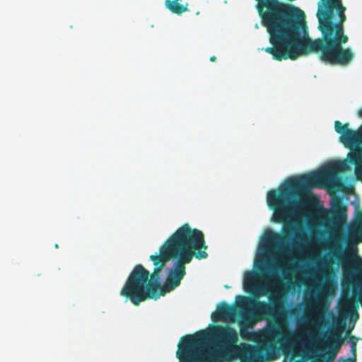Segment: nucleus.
Here are the masks:
<instances>
[{"label": "nucleus", "mask_w": 362, "mask_h": 362, "mask_svg": "<svg viewBox=\"0 0 362 362\" xmlns=\"http://www.w3.org/2000/svg\"><path fill=\"white\" fill-rule=\"evenodd\" d=\"M204 235L189 223L178 228L160 246L159 252L150 256L154 265L151 274L142 264H136L129 274L120 295L134 305L148 299H158L180 285L186 275L185 265L194 257H208Z\"/></svg>", "instance_id": "f257e3e1"}, {"label": "nucleus", "mask_w": 362, "mask_h": 362, "mask_svg": "<svg viewBox=\"0 0 362 362\" xmlns=\"http://www.w3.org/2000/svg\"><path fill=\"white\" fill-rule=\"evenodd\" d=\"M348 169L349 165L345 160L332 162L319 171L289 177L278 188L267 192V203L273 211V221L283 224L281 233L269 229L263 237L262 244L267 253L272 246L288 252L290 247L300 245L305 234L298 230L297 216L314 202L313 194H305V192L322 185H335L338 173Z\"/></svg>", "instance_id": "f03ea898"}, {"label": "nucleus", "mask_w": 362, "mask_h": 362, "mask_svg": "<svg viewBox=\"0 0 362 362\" xmlns=\"http://www.w3.org/2000/svg\"><path fill=\"white\" fill-rule=\"evenodd\" d=\"M280 283L272 274V285H264L256 289L254 296H238L241 302L240 308H249L247 312L239 314L240 334L243 339H250V331L257 323L265 320H274L275 325L260 333L258 346L245 344L239 351L240 362H262V354L274 358L279 351H288L295 344L296 333L287 329L288 311L279 298L276 289Z\"/></svg>", "instance_id": "7ed1b4c3"}, {"label": "nucleus", "mask_w": 362, "mask_h": 362, "mask_svg": "<svg viewBox=\"0 0 362 362\" xmlns=\"http://www.w3.org/2000/svg\"><path fill=\"white\" fill-rule=\"evenodd\" d=\"M238 336L229 326L216 325L211 332L200 330L192 335L182 337L176 353L181 362H204L202 351L212 345L223 353H228L236 346Z\"/></svg>", "instance_id": "20e7f679"}, {"label": "nucleus", "mask_w": 362, "mask_h": 362, "mask_svg": "<svg viewBox=\"0 0 362 362\" xmlns=\"http://www.w3.org/2000/svg\"><path fill=\"white\" fill-rule=\"evenodd\" d=\"M344 237L334 233L332 238L330 248L333 250V256L337 262L342 264V285L345 284L353 288L362 290V261L355 265L346 264V251L344 249Z\"/></svg>", "instance_id": "39448f33"}, {"label": "nucleus", "mask_w": 362, "mask_h": 362, "mask_svg": "<svg viewBox=\"0 0 362 362\" xmlns=\"http://www.w3.org/2000/svg\"><path fill=\"white\" fill-rule=\"evenodd\" d=\"M362 117V109L359 112ZM349 124L334 122V129L340 134L339 140L346 148L352 149L348 154L349 162L355 165V174L357 178L362 179V125L358 130L349 129Z\"/></svg>", "instance_id": "423d86ee"}, {"label": "nucleus", "mask_w": 362, "mask_h": 362, "mask_svg": "<svg viewBox=\"0 0 362 362\" xmlns=\"http://www.w3.org/2000/svg\"><path fill=\"white\" fill-rule=\"evenodd\" d=\"M330 212L331 219L334 223H342L347 218V206L343 203L341 197L333 199Z\"/></svg>", "instance_id": "0eeeda50"}, {"label": "nucleus", "mask_w": 362, "mask_h": 362, "mask_svg": "<svg viewBox=\"0 0 362 362\" xmlns=\"http://www.w3.org/2000/svg\"><path fill=\"white\" fill-rule=\"evenodd\" d=\"M235 315V310L233 305L222 302L217 308V312L212 314L213 320H220L232 321Z\"/></svg>", "instance_id": "6e6552de"}, {"label": "nucleus", "mask_w": 362, "mask_h": 362, "mask_svg": "<svg viewBox=\"0 0 362 362\" xmlns=\"http://www.w3.org/2000/svg\"><path fill=\"white\" fill-rule=\"evenodd\" d=\"M182 0H165V7L173 13L181 15L182 13L188 11V4H182L180 3Z\"/></svg>", "instance_id": "1a4fd4ad"}, {"label": "nucleus", "mask_w": 362, "mask_h": 362, "mask_svg": "<svg viewBox=\"0 0 362 362\" xmlns=\"http://www.w3.org/2000/svg\"><path fill=\"white\" fill-rule=\"evenodd\" d=\"M262 284L259 286L256 285V274L252 272H248L246 273L244 278V288L246 291L250 292L252 296H254V292H256V289L264 286ZM266 285H268L267 284Z\"/></svg>", "instance_id": "9d476101"}, {"label": "nucleus", "mask_w": 362, "mask_h": 362, "mask_svg": "<svg viewBox=\"0 0 362 362\" xmlns=\"http://www.w3.org/2000/svg\"><path fill=\"white\" fill-rule=\"evenodd\" d=\"M257 268L262 274L270 272L274 269V266L269 262L267 255L258 260Z\"/></svg>", "instance_id": "9b49d317"}, {"label": "nucleus", "mask_w": 362, "mask_h": 362, "mask_svg": "<svg viewBox=\"0 0 362 362\" xmlns=\"http://www.w3.org/2000/svg\"><path fill=\"white\" fill-rule=\"evenodd\" d=\"M323 322H324V317L321 314L317 315V317L312 320V323L317 327H321L322 325Z\"/></svg>", "instance_id": "f8f14e48"}, {"label": "nucleus", "mask_w": 362, "mask_h": 362, "mask_svg": "<svg viewBox=\"0 0 362 362\" xmlns=\"http://www.w3.org/2000/svg\"><path fill=\"white\" fill-rule=\"evenodd\" d=\"M331 337L335 341H341V336L339 334H329L328 338H330Z\"/></svg>", "instance_id": "ddd939ff"}, {"label": "nucleus", "mask_w": 362, "mask_h": 362, "mask_svg": "<svg viewBox=\"0 0 362 362\" xmlns=\"http://www.w3.org/2000/svg\"><path fill=\"white\" fill-rule=\"evenodd\" d=\"M361 305L362 306V289L359 292V296H358Z\"/></svg>", "instance_id": "4468645a"}, {"label": "nucleus", "mask_w": 362, "mask_h": 362, "mask_svg": "<svg viewBox=\"0 0 362 362\" xmlns=\"http://www.w3.org/2000/svg\"><path fill=\"white\" fill-rule=\"evenodd\" d=\"M210 61L211 62H216V56H212L210 57Z\"/></svg>", "instance_id": "2eb2a0df"}, {"label": "nucleus", "mask_w": 362, "mask_h": 362, "mask_svg": "<svg viewBox=\"0 0 362 362\" xmlns=\"http://www.w3.org/2000/svg\"><path fill=\"white\" fill-rule=\"evenodd\" d=\"M355 347H356V344H355V343H354V342H352V344H351V348H352L353 351H355V349H356Z\"/></svg>", "instance_id": "dca6fc26"}, {"label": "nucleus", "mask_w": 362, "mask_h": 362, "mask_svg": "<svg viewBox=\"0 0 362 362\" xmlns=\"http://www.w3.org/2000/svg\"><path fill=\"white\" fill-rule=\"evenodd\" d=\"M351 304H352L351 301V300H349V301L347 302V303H346L347 307H351Z\"/></svg>", "instance_id": "f3484780"}, {"label": "nucleus", "mask_w": 362, "mask_h": 362, "mask_svg": "<svg viewBox=\"0 0 362 362\" xmlns=\"http://www.w3.org/2000/svg\"><path fill=\"white\" fill-rule=\"evenodd\" d=\"M349 362H355L354 360H349Z\"/></svg>", "instance_id": "a211bd4d"}, {"label": "nucleus", "mask_w": 362, "mask_h": 362, "mask_svg": "<svg viewBox=\"0 0 362 362\" xmlns=\"http://www.w3.org/2000/svg\"><path fill=\"white\" fill-rule=\"evenodd\" d=\"M55 247H56V248H58V247H59V246H58V245H57V244H56V245H55Z\"/></svg>", "instance_id": "6ab92c4d"}]
</instances>
